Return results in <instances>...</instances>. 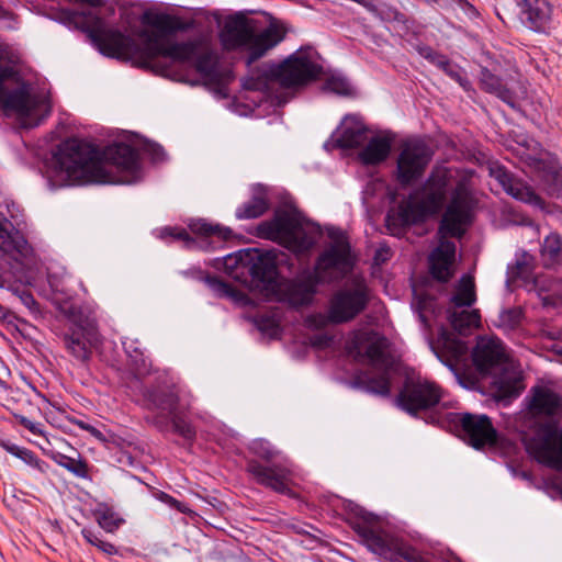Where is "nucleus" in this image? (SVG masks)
<instances>
[{
    "label": "nucleus",
    "instance_id": "1",
    "mask_svg": "<svg viewBox=\"0 0 562 562\" xmlns=\"http://www.w3.org/2000/svg\"><path fill=\"white\" fill-rule=\"evenodd\" d=\"M450 188L451 196L439 227L440 243L429 258L431 274L443 282L452 277L456 256V245L448 240L447 236L463 235L464 226L470 223L475 205L467 176L456 177L445 167L434 169L422 189L402 201L398 207L391 210L386 216L387 229L394 235L398 234L403 226L437 214Z\"/></svg>",
    "mask_w": 562,
    "mask_h": 562
},
{
    "label": "nucleus",
    "instance_id": "2",
    "mask_svg": "<svg viewBox=\"0 0 562 562\" xmlns=\"http://www.w3.org/2000/svg\"><path fill=\"white\" fill-rule=\"evenodd\" d=\"M83 24L89 36L99 49L111 57H136L146 64H151L159 57L178 61L192 63L196 70L210 75L213 69V56L204 42L189 41L172 42V34L182 27L179 19L170 15H157L150 26L137 33L142 43L124 35L119 30L110 29L91 12L83 15Z\"/></svg>",
    "mask_w": 562,
    "mask_h": 562
},
{
    "label": "nucleus",
    "instance_id": "3",
    "mask_svg": "<svg viewBox=\"0 0 562 562\" xmlns=\"http://www.w3.org/2000/svg\"><path fill=\"white\" fill-rule=\"evenodd\" d=\"M137 154L126 144L108 146L100 151L95 146L78 139L65 142L56 155L54 182L66 186L87 182H119L113 169L134 170Z\"/></svg>",
    "mask_w": 562,
    "mask_h": 562
},
{
    "label": "nucleus",
    "instance_id": "4",
    "mask_svg": "<svg viewBox=\"0 0 562 562\" xmlns=\"http://www.w3.org/2000/svg\"><path fill=\"white\" fill-rule=\"evenodd\" d=\"M52 110L49 94L35 91L4 57L0 47V111L25 128L38 125Z\"/></svg>",
    "mask_w": 562,
    "mask_h": 562
},
{
    "label": "nucleus",
    "instance_id": "5",
    "mask_svg": "<svg viewBox=\"0 0 562 562\" xmlns=\"http://www.w3.org/2000/svg\"><path fill=\"white\" fill-rule=\"evenodd\" d=\"M350 247L342 234L334 238L333 245L319 257L314 273L303 274L295 280H282L272 291L279 301L292 306L311 303L319 282L342 278L351 269Z\"/></svg>",
    "mask_w": 562,
    "mask_h": 562
},
{
    "label": "nucleus",
    "instance_id": "6",
    "mask_svg": "<svg viewBox=\"0 0 562 562\" xmlns=\"http://www.w3.org/2000/svg\"><path fill=\"white\" fill-rule=\"evenodd\" d=\"M285 35L286 29L280 23L272 22L257 31L254 20L237 14L226 21L221 41L226 49L244 53L247 64L250 65L280 44Z\"/></svg>",
    "mask_w": 562,
    "mask_h": 562
},
{
    "label": "nucleus",
    "instance_id": "7",
    "mask_svg": "<svg viewBox=\"0 0 562 562\" xmlns=\"http://www.w3.org/2000/svg\"><path fill=\"white\" fill-rule=\"evenodd\" d=\"M473 362L482 373H494V396L498 401L516 397L524 390V384L515 364L495 337H481L473 351Z\"/></svg>",
    "mask_w": 562,
    "mask_h": 562
},
{
    "label": "nucleus",
    "instance_id": "8",
    "mask_svg": "<svg viewBox=\"0 0 562 562\" xmlns=\"http://www.w3.org/2000/svg\"><path fill=\"white\" fill-rule=\"evenodd\" d=\"M387 340L373 331H358L350 341V352L360 359H367L375 371L359 376L360 383L375 394L390 393L389 371L394 364L393 358L386 352Z\"/></svg>",
    "mask_w": 562,
    "mask_h": 562
},
{
    "label": "nucleus",
    "instance_id": "9",
    "mask_svg": "<svg viewBox=\"0 0 562 562\" xmlns=\"http://www.w3.org/2000/svg\"><path fill=\"white\" fill-rule=\"evenodd\" d=\"M321 71L322 67L316 63L313 52L300 49L271 70L270 76H251L244 81V87L248 90H265L270 80L285 88L301 87L315 80Z\"/></svg>",
    "mask_w": 562,
    "mask_h": 562
},
{
    "label": "nucleus",
    "instance_id": "10",
    "mask_svg": "<svg viewBox=\"0 0 562 562\" xmlns=\"http://www.w3.org/2000/svg\"><path fill=\"white\" fill-rule=\"evenodd\" d=\"M562 418V396L552 389L537 385L530 390L528 426L535 432L529 440H540L558 428Z\"/></svg>",
    "mask_w": 562,
    "mask_h": 562
},
{
    "label": "nucleus",
    "instance_id": "11",
    "mask_svg": "<svg viewBox=\"0 0 562 562\" xmlns=\"http://www.w3.org/2000/svg\"><path fill=\"white\" fill-rule=\"evenodd\" d=\"M258 235L277 241L297 254L308 251L315 243L303 231L296 216L286 211H279L272 220L260 223L258 225Z\"/></svg>",
    "mask_w": 562,
    "mask_h": 562
},
{
    "label": "nucleus",
    "instance_id": "12",
    "mask_svg": "<svg viewBox=\"0 0 562 562\" xmlns=\"http://www.w3.org/2000/svg\"><path fill=\"white\" fill-rule=\"evenodd\" d=\"M356 530L372 552L386 560L397 561L402 558L411 562H428L411 546L386 532L376 520L358 524Z\"/></svg>",
    "mask_w": 562,
    "mask_h": 562
},
{
    "label": "nucleus",
    "instance_id": "13",
    "mask_svg": "<svg viewBox=\"0 0 562 562\" xmlns=\"http://www.w3.org/2000/svg\"><path fill=\"white\" fill-rule=\"evenodd\" d=\"M369 301L368 288L362 282L336 292L330 299L327 319L334 324L347 323L360 314Z\"/></svg>",
    "mask_w": 562,
    "mask_h": 562
},
{
    "label": "nucleus",
    "instance_id": "14",
    "mask_svg": "<svg viewBox=\"0 0 562 562\" xmlns=\"http://www.w3.org/2000/svg\"><path fill=\"white\" fill-rule=\"evenodd\" d=\"M432 151L422 140L405 142L397 157L396 178L403 186L418 180L431 160Z\"/></svg>",
    "mask_w": 562,
    "mask_h": 562
},
{
    "label": "nucleus",
    "instance_id": "15",
    "mask_svg": "<svg viewBox=\"0 0 562 562\" xmlns=\"http://www.w3.org/2000/svg\"><path fill=\"white\" fill-rule=\"evenodd\" d=\"M227 268L249 266L252 277L265 283L272 291L280 282L278 280L276 258L271 252H260L257 249L240 250L225 260Z\"/></svg>",
    "mask_w": 562,
    "mask_h": 562
},
{
    "label": "nucleus",
    "instance_id": "16",
    "mask_svg": "<svg viewBox=\"0 0 562 562\" xmlns=\"http://www.w3.org/2000/svg\"><path fill=\"white\" fill-rule=\"evenodd\" d=\"M441 398V390L435 383L417 379H407L400 394L401 406L416 414L419 411L430 408Z\"/></svg>",
    "mask_w": 562,
    "mask_h": 562
},
{
    "label": "nucleus",
    "instance_id": "17",
    "mask_svg": "<svg viewBox=\"0 0 562 562\" xmlns=\"http://www.w3.org/2000/svg\"><path fill=\"white\" fill-rule=\"evenodd\" d=\"M65 346L69 353L81 362L90 360L92 350L99 342L98 330L93 322L82 321L71 334L64 337Z\"/></svg>",
    "mask_w": 562,
    "mask_h": 562
},
{
    "label": "nucleus",
    "instance_id": "18",
    "mask_svg": "<svg viewBox=\"0 0 562 562\" xmlns=\"http://www.w3.org/2000/svg\"><path fill=\"white\" fill-rule=\"evenodd\" d=\"M459 422L468 442L472 447L481 449L496 443L497 434L487 416L463 414Z\"/></svg>",
    "mask_w": 562,
    "mask_h": 562
},
{
    "label": "nucleus",
    "instance_id": "19",
    "mask_svg": "<svg viewBox=\"0 0 562 562\" xmlns=\"http://www.w3.org/2000/svg\"><path fill=\"white\" fill-rule=\"evenodd\" d=\"M247 471L254 476L257 483L274 490L279 493L290 491L292 483V471L282 465L266 467L256 460L247 463Z\"/></svg>",
    "mask_w": 562,
    "mask_h": 562
},
{
    "label": "nucleus",
    "instance_id": "20",
    "mask_svg": "<svg viewBox=\"0 0 562 562\" xmlns=\"http://www.w3.org/2000/svg\"><path fill=\"white\" fill-rule=\"evenodd\" d=\"M527 449L535 458L551 468H562V429L540 440H527Z\"/></svg>",
    "mask_w": 562,
    "mask_h": 562
},
{
    "label": "nucleus",
    "instance_id": "21",
    "mask_svg": "<svg viewBox=\"0 0 562 562\" xmlns=\"http://www.w3.org/2000/svg\"><path fill=\"white\" fill-rule=\"evenodd\" d=\"M528 292H535L543 307L562 306V279L549 273L537 274L527 283Z\"/></svg>",
    "mask_w": 562,
    "mask_h": 562
},
{
    "label": "nucleus",
    "instance_id": "22",
    "mask_svg": "<svg viewBox=\"0 0 562 562\" xmlns=\"http://www.w3.org/2000/svg\"><path fill=\"white\" fill-rule=\"evenodd\" d=\"M492 175L513 198L531 205L541 206V198L524 181L515 178L503 167L492 169Z\"/></svg>",
    "mask_w": 562,
    "mask_h": 562
},
{
    "label": "nucleus",
    "instance_id": "23",
    "mask_svg": "<svg viewBox=\"0 0 562 562\" xmlns=\"http://www.w3.org/2000/svg\"><path fill=\"white\" fill-rule=\"evenodd\" d=\"M432 349L450 367L457 366L468 351L467 345L447 330H442Z\"/></svg>",
    "mask_w": 562,
    "mask_h": 562
},
{
    "label": "nucleus",
    "instance_id": "24",
    "mask_svg": "<svg viewBox=\"0 0 562 562\" xmlns=\"http://www.w3.org/2000/svg\"><path fill=\"white\" fill-rule=\"evenodd\" d=\"M392 140L387 135L369 136L359 153L361 161L366 165H378L384 161L390 155Z\"/></svg>",
    "mask_w": 562,
    "mask_h": 562
},
{
    "label": "nucleus",
    "instance_id": "25",
    "mask_svg": "<svg viewBox=\"0 0 562 562\" xmlns=\"http://www.w3.org/2000/svg\"><path fill=\"white\" fill-rule=\"evenodd\" d=\"M449 321L454 330L461 335H467L473 328H477L481 323L479 310L449 308Z\"/></svg>",
    "mask_w": 562,
    "mask_h": 562
},
{
    "label": "nucleus",
    "instance_id": "26",
    "mask_svg": "<svg viewBox=\"0 0 562 562\" xmlns=\"http://www.w3.org/2000/svg\"><path fill=\"white\" fill-rule=\"evenodd\" d=\"M541 260L546 268L562 265V237L557 233L548 235L541 246Z\"/></svg>",
    "mask_w": 562,
    "mask_h": 562
},
{
    "label": "nucleus",
    "instance_id": "27",
    "mask_svg": "<svg viewBox=\"0 0 562 562\" xmlns=\"http://www.w3.org/2000/svg\"><path fill=\"white\" fill-rule=\"evenodd\" d=\"M476 300L474 280L470 276L463 277L454 291L449 308H462L471 306Z\"/></svg>",
    "mask_w": 562,
    "mask_h": 562
},
{
    "label": "nucleus",
    "instance_id": "28",
    "mask_svg": "<svg viewBox=\"0 0 562 562\" xmlns=\"http://www.w3.org/2000/svg\"><path fill=\"white\" fill-rule=\"evenodd\" d=\"M521 12L532 25H541L550 15L551 8L546 0H522Z\"/></svg>",
    "mask_w": 562,
    "mask_h": 562
},
{
    "label": "nucleus",
    "instance_id": "29",
    "mask_svg": "<svg viewBox=\"0 0 562 562\" xmlns=\"http://www.w3.org/2000/svg\"><path fill=\"white\" fill-rule=\"evenodd\" d=\"M369 138L368 130L359 123L344 126L338 143L345 148H363Z\"/></svg>",
    "mask_w": 562,
    "mask_h": 562
},
{
    "label": "nucleus",
    "instance_id": "30",
    "mask_svg": "<svg viewBox=\"0 0 562 562\" xmlns=\"http://www.w3.org/2000/svg\"><path fill=\"white\" fill-rule=\"evenodd\" d=\"M0 248L7 252H16L25 256L29 252V246L25 239L18 234H11L7 225L0 222Z\"/></svg>",
    "mask_w": 562,
    "mask_h": 562
},
{
    "label": "nucleus",
    "instance_id": "31",
    "mask_svg": "<svg viewBox=\"0 0 562 562\" xmlns=\"http://www.w3.org/2000/svg\"><path fill=\"white\" fill-rule=\"evenodd\" d=\"M481 86L485 91L496 94L504 102L508 104L514 103L515 97L513 91L503 85L501 79L493 74L487 71L483 72Z\"/></svg>",
    "mask_w": 562,
    "mask_h": 562
},
{
    "label": "nucleus",
    "instance_id": "32",
    "mask_svg": "<svg viewBox=\"0 0 562 562\" xmlns=\"http://www.w3.org/2000/svg\"><path fill=\"white\" fill-rule=\"evenodd\" d=\"M536 265V258L532 255L522 254L512 268L513 278L521 280V285L527 289L528 281L536 277L532 276Z\"/></svg>",
    "mask_w": 562,
    "mask_h": 562
},
{
    "label": "nucleus",
    "instance_id": "33",
    "mask_svg": "<svg viewBox=\"0 0 562 562\" xmlns=\"http://www.w3.org/2000/svg\"><path fill=\"white\" fill-rule=\"evenodd\" d=\"M269 209L266 195L260 192L238 210L239 218H256L261 216Z\"/></svg>",
    "mask_w": 562,
    "mask_h": 562
},
{
    "label": "nucleus",
    "instance_id": "34",
    "mask_svg": "<svg viewBox=\"0 0 562 562\" xmlns=\"http://www.w3.org/2000/svg\"><path fill=\"white\" fill-rule=\"evenodd\" d=\"M191 231L201 237H217L221 240H226L231 237L232 231L229 228L214 225L206 222H195L191 225Z\"/></svg>",
    "mask_w": 562,
    "mask_h": 562
},
{
    "label": "nucleus",
    "instance_id": "35",
    "mask_svg": "<svg viewBox=\"0 0 562 562\" xmlns=\"http://www.w3.org/2000/svg\"><path fill=\"white\" fill-rule=\"evenodd\" d=\"M95 519L101 528L108 532H113L122 524L123 519L120 518L111 508L102 506L94 513Z\"/></svg>",
    "mask_w": 562,
    "mask_h": 562
},
{
    "label": "nucleus",
    "instance_id": "36",
    "mask_svg": "<svg viewBox=\"0 0 562 562\" xmlns=\"http://www.w3.org/2000/svg\"><path fill=\"white\" fill-rule=\"evenodd\" d=\"M153 403L162 411H168L171 415L179 414L177 411L178 407V396L175 391H169L167 393H158L153 397Z\"/></svg>",
    "mask_w": 562,
    "mask_h": 562
},
{
    "label": "nucleus",
    "instance_id": "37",
    "mask_svg": "<svg viewBox=\"0 0 562 562\" xmlns=\"http://www.w3.org/2000/svg\"><path fill=\"white\" fill-rule=\"evenodd\" d=\"M171 424L175 432L183 437L186 440H193L195 437V429L193 426L181 416V414H173Z\"/></svg>",
    "mask_w": 562,
    "mask_h": 562
},
{
    "label": "nucleus",
    "instance_id": "38",
    "mask_svg": "<svg viewBox=\"0 0 562 562\" xmlns=\"http://www.w3.org/2000/svg\"><path fill=\"white\" fill-rule=\"evenodd\" d=\"M521 316L522 313L518 308L504 311L499 315V325L505 327L506 329H514L520 324Z\"/></svg>",
    "mask_w": 562,
    "mask_h": 562
},
{
    "label": "nucleus",
    "instance_id": "39",
    "mask_svg": "<svg viewBox=\"0 0 562 562\" xmlns=\"http://www.w3.org/2000/svg\"><path fill=\"white\" fill-rule=\"evenodd\" d=\"M326 89L337 94L347 95L350 93L349 83L340 77H330L326 80Z\"/></svg>",
    "mask_w": 562,
    "mask_h": 562
},
{
    "label": "nucleus",
    "instance_id": "40",
    "mask_svg": "<svg viewBox=\"0 0 562 562\" xmlns=\"http://www.w3.org/2000/svg\"><path fill=\"white\" fill-rule=\"evenodd\" d=\"M160 237L167 238L171 237L175 239L182 240L186 245H190L193 243V239L190 237L188 232L183 228L179 227H165L160 231Z\"/></svg>",
    "mask_w": 562,
    "mask_h": 562
},
{
    "label": "nucleus",
    "instance_id": "41",
    "mask_svg": "<svg viewBox=\"0 0 562 562\" xmlns=\"http://www.w3.org/2000/svg\"><path fill=\"white\" fill-rule=\"evenodd\" d=\"M518 4L517 0H495V11L497 16L501 20H504V16H510Z\"/></svg>",
    "mask_w": 562,
    "mask_h": 562
},
{
    "label": "nucleus",
    "instance_id": "42",
    "mask_svg": "<svg viewBox=\"0 0 562 562\" xmlns=\"http://www.w3.org/2000/svg\"><path fill=\"white\" fill-rule=\"evenodd\" d=\"M251 450L260 458L270 461L278 456V451L272 449L267 442L255 441L251 445Z\"/></svg>",
    "mask_w": 562,
    "mask_h": 562
},
{
    "label": "nucleus",
    "instance_id": "43",
    "mask_svg": "<svg viewBox=\"0 0 562 562\" xmlns=\"http://www.w3.org/2000/svg\"><path fill=\"white\" fill-rule=\"evenodd\" d=\"M64 465L69 469L70 471L83 475L87 472V463L81 460H75L71 458H67V463H64Z\"/></svg>",
    "mask_w": 562,
    "mask_h": 562
},
{
    "label": "nucleus",
    "instance_id": "44",
    "mask_svg": "<svg viewBox=\"0 0 562 562\" xmlns=\"http://www.w3.org/2000/svg\"><path fill=\"white\" fill-rule=\"evenodd\" d=\"M9 451L11 453H14L15 456H18L19 458L25 460L26 462L35 465V467H38L40 465V462L37 459H35V457L33 456L32 452L27 451V450H22V449H19L16 447H13V448H9Z\"/></svg>",
    "mask_w": 562,
    "mask_h": 562
},
{
    "label": "nucleus",
    "instance_id": "45",
    "mask_svg": "<svg viewBox=\"0 0 562 562\" xmlns=\"http://www.w3.org/2000/svg\"><path fill=\"white\" fill-rule=\"evenodd\" d=\"M159 498L164 503L175 507L177 510H179L181 513H187L189 510V508L184 504L180 503L179 501H177L176 498L171 497L170 495H168L166 493H161Z\"/></svg>",
    "mask_w": 562,
    "mask_h": 562
},
{
    "label": "nucleus",
    "instance_id": "46",
    "mask_svg": "<svg viewBox=\"0 0 562 562\" xmlns=\"http://www.w3.org/2000/svg\"><path fill=\"white\" fill-rule=\"evenodd\" d=\"M20 423H21V425H23L26 429H29L34 435L45 436L43 429L40 427L38 424H35L25 417H22ZM44 438H45V441L47 443H49V440L46 437H44Z\"/></svg>",
    "mask_w": 562,
    "mask_h": 562
},
{
    "label": "nucleus",
    "instance_id": "47",
    "mask_svg": "<svg viewBox=\"0 0 562 562\" xmlns=\"http://www.w3.org/2000/svg\"><path fill=\"white\" fill-rule=\"evenodd\" d=\"M440 66L443 68V70H445L449 76H451L452 78H454L456 80H458V81L460 82V85H461V86L467 87V83H468V82H467V81H464V80L461 78V76L452 69L451 65H450L448 61H446V60H445V61H441V63H440Z\"/></svg>",
    "mask_w": 562,
    "mask_h": 562
},
{
    "label": "nucleus",
    "instance_id": "48",
    "mask_svg": "<svg viewBox=\"0 0 562 562\" xmlns=\"http://www.w3.org/2000/svg\"><path fill=\"white\" fill-rule=\"evenodd\" d=\"M82 536L83 538L91 544L99 548L100 546V542L102 540H100L93 532H91L90 530H83L82 531Z\"/></svg>",
    "mask_w": 562,
    "mask_h": 562
},
{
    "label": "nucleus",
    "instance_id": "49",
    "mask_svg": "<svg viewBox=\"0 0 562 562\" xmlns=\"http://www.w3.org/2000/svg\"><path fill=\"white\" fill-rule=\"evenodd\" d=\"M86 430L89 431L98 440L105 441L104 435L99 429H97L95 427L90 425L89 427H86Z\"/></svg>",
    "mask_w": 562,
    "mask_h": 562
},
{
    "label": "nucleus",
    "instance_id": "50",
    "mask_svg": "<svg viewBox=\"0 0 562 562\" xmlns=\"http://www.w3.org/2000/svg\"><path fill=\"white\" fill-rule=\"evenodd\" d=\"M99 548L108 554H113L116 552L115 547L112 543L105 541H101Z\"/></svg>",
    "mask_w": 562,
    "mask_h": 562
},
{
    "label": "nucleus",
    "instance_id": "51",
    "mask_svg": "<svg viewBox=\"0 0 562 562\" xmlns=\"http://www.w3.org/2000/svg\"><path fill=\"white\" fill-rule=\"evenodd\" d=\"M552 338L562 340V328L552 334Z\"/></svg>",
    "mask_w": 562,
    "mask_h": 562
},
{
    "label": "nucleus",
    "instance_id": "52",
    "mask_svg": "<svg viewBox=\"0 0 562 562\" xmlns=\"http://www.w3.org/2000/svg\"><path fill=\"white\" fill-rule=\"evenodd\" d=\"M76 425H78L81 429L86 430V427H89L90 425L82 422V420H77L76 422Z\"/></svg>",
    "mask_w": 562,
    "mask_h": 562
},
{
    "label": "nucleus",
    "instance_id": "53",
    "mask_svg": "<svg viewBox=\"0 0 562 562\" xmlns=\"http://www.w3.org/2000/svg\"><path fill=\"white\" fill-rule=\"evenodd\" d=\"M318 319H319V323L317 324L318 326H324L327 323V321L325 319L324 316H318Z\"/></svg>",
    "mask_w": 562,
    "mask_h": 562
},
{
    "label": "nucleus",
    "instance_id": "54",
    "mask_svg": "<svg viewBox=\"0 0 562 562\" xmlns=\"http://www.w3.org/2000/svg\"><path fill=\"white\" fill-rule=\"evenodd\" d=\"M8 12L0 5V18L7 16Z\"/></svg>",
    "mask_w": 562,
    "mask_h": 562
},
{
    "label": "nucleus",
    "instance_id": "55",
    "mask_svg": "<svg viewBox=\"0 0 562 562\" xmlns=\"http://www.w3.org/2000/svg\"><path fill=\"white\" fill-rule=\"evenodd\" d=\"M379 256H381V257H382V260H385V259H386V258L384 257L383 251H380V252H379Z\"/></svg>",
    "mask_w": 562,
    "mask_h": 562
},
{
    "label": "nucleus",
    "instance_id": "56",
    "mask_svg": "<svg viewBox=\"0 0 562 562\" xmlns=\"http://www.w3.org/2000/svg\"><path fill=\"white\" fill-rule=\"evenodd\" d=\"M379 256H381V257H382V260H385V259H386V258L384 257L383 251H380V252H379Z\"/></svg>",
    "mask_w": 562,
    "mask_h": 562
},
{
    "label": "nucleus",
    "instance_id": "57",
    "mask_svg": "<svg viewBox=\"0 0 562 562\" xmlns=\"http://www.w3.org/2000/svg\"><path fill=\"white\" fill-rule=\"evenodd\" d=\"M379 256H381V257H382V260H385V259H386V258L384 257L383 251H380V252H379Z\"/></svg>",
    "mask_w": 562,
    "mask_h": 562
},
{
    "label": "nucleus",
    "instance_id": "58",
    "mask_svg": "<svg viewBox=\"0 0 562 562\" xmlns=\"http://www.w3.org/2000/svg\"><path fill=\"white\" fill-rule=\"evenodd\" d=\"M560 353L562 355V350L560 351Z\"/></svg>",
    "mask_w": 562,
    "mask_h": 562
}]
</instances>
